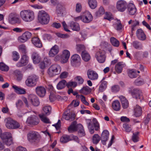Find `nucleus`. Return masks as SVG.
Segmentation results:
<instances>
[{"label": "nucleus", "instance_id": "nucleus-1", "mask_svg": "<svg viewBox=\"0 0 151 151\" xmlns=\"http://www.w3.org/2000/svg\"><path fill=\"white\" fill-rule=\"evenodd\" d=\"M20 16L22 19L25 22H29L35 18L34 12L30 10H24L21 11Z\"/></svg>", "mask_w": 151, "mask_h": 151}, {"label": "nucleus", "instance_id": "nucleus-2", "mask_svg": "<svg viewBox=\"0 0 151 151\" xmlns=\"http://www.w3.org/2000/svg\"><path fill=\"white\" fill-rule=\"evenodd\" d=\"M39 77L38 76L32 74L28 77L25 81V84L27 86L32 88L36 86Z\"/></svg>", "mask_w": 151, "mask_h": 151}, {"label": "nucleus", "instance_id": "nucleus-3", "mask_svg": "<svg viewBox=\"0 0 151 151\" xmlns=\"http://www.w3.org/2000/svg\"><path fill=\"white\" fill-rule=\"evenodd\" d=\"M50 19L49 14L45 11H40L38 14V19L39 22L42 24H46L49 22Z\"/></svg>", "mask_w": 151, "mask_h": 151}, {"label": "nucleus", "instance_id": "nucleus-4", "mask_svg": "<svg viewBox=\"0 0 151 151\" xmlns=\"http://www.w3.org/2000/svg\"><path fill=\"white\" fill-rule=\"evenodd\" d=\"M0 137L4 144L9 146L13 144L12 135L9 132H4L0 135Z\"/></svg>", "mask_w": 151, "mask_h": 151}, {"label": "nucleus", "instance_id": "nucleus-5", "mask_svg": "<svg viewBox=\"0 0 151 151\" xmlns=\"http://www.w3.org/2000/svg\"><path fill=\"white\" fill-rule=\"evenodd\" d=\"M92 123L94 125L95 130H98L100 128L99 124L96 119H93L92 122L90 120H87L86 124L89 132L91 134H93L94 132V127L92 125Z\"/></svg>", "mask_w": 151, "mask_h": 151}, {"label": "nucleus", "instance_id": "nucleus-6", "mask_svg": "<svg viewBox=\"0 0 151 151\" xmlns=\"http://www.w3.org/2000/svg\"><path fill=\"white\" fill-rule=\"evenodd\" d=\"M5 121L6 126L8 129H16L20 127L19 123L10 118H6Z\"/></svg>", "mask_w": 151, "mask_h": 151}, {"label": "nucleus", "instance_id": "nucleus-7", "mask_svg": "<svg viewBox=\"0 0 151 151\" xmlns=\"http://www.w3.org/2000/svg\"><path fill=\"white\" fill-rule=\"evenodd\" d=\"M61 67L58 65L54 64L51 65L48 69V73L50 77L59 74L61 71Z\"/></svg>", "mask_w": 151, "mask_h": 151}, {"label": "nucleus", "instance_id": "nucleus-8", "mask_svg": "<svg viewBox=\"0 0 151 151\" xmlns=\"http://www.w3.org/2000/svg\"><path fill=\"white\" fill-rule=\"evenodd\" d=\"M27 139L31 142L37 141L40 137L38 132L34 131H30L27 134Z\"/></svg>", "mask_w": 151, "mask_h": 151}, {"label": "nucleus", "instance_id": "nucleus-9", "mask_svg": "<svg viewBox=\"0 0 151 151\" xmlns=\"http://www.w3.org/2000/svg\"><path fill=\"white\" fill-rule=\"evenodd\" d=\"M105 52L102 50H100L96 53L95 57L98 61L100 63H103L105 60Z\"/></svg>", "mask_w": 151, "mask_h": 151}, {"label": "nucleus", "instance_id": "nucleus-10", "mask_svg": "<svg viewBox=\"0 0 151 151\" xmlns=\"http://www.w3.org/2000/svg\"><path fill=\"white\" fill-rule=\"evenodd\" d=\"M39 119L35 116H32L29 117L27 120L26 123L29 126H33L37 124L39 122Z\"/></svg>", "mask_w": 151, "mask_h": 151}, {"label": "nucleus", "instance_id": "nucleus-11", "mask_svg": "<svg viewBox=\"0 0 151 151\" xmlns=\"http://www.w3.org/2000/svg\"><path fill=\"white\" fill-rule=\"evenodd\" d=\"M127 3L123 0H119L116 3V8L118 10L121 12H124L126 8Z\"/></svg>", "mask_w": 151, "mask_h": 151}, {"label": "nucleus", "instance_id": "nucleus-12", "mask_svg": "<svg viewBox=\"0 0 151 151\" xmlns=\"http://www.w3.org/2000/svg\"><path fill=\"white\" fill-rule=\"evenodd\" d=\"M32 35L31 32L28 31L26 32L22 36L18 37V40L19 42H24L31 38Z\"/></svg>", "mask_w": 151, "mask_h": 151}, {"label": "nucleus", "instance_id": "nucleus-13", "mask_svg": "<svg viewBox=\"0 0 151 151\" xmlns=\"http://www.w3.org/2000/svg\"><path fill=\"white\" fill-rule=\"evenodd\" d=\"M8 20L9 22L11 24L17 23L20 22L19 15L15 13H11L9 15Z\"/></svg>", "mask_w": 151, "mask_h": 151}, {"label": "nucleus", "instance_id": "nucleus-14", "mask_svg": "<svg viewBox=\"0 0 151 151\" xmlns=\"http://www.w3.org/2000/svg\"><path fill=\"white\" fill-rule=\"evenodd\" d=\"M29 57L27 55H24L22 57L20 60L17 64L18 67H21L26 65L28 63Z\"/></svg>", "mask_w": 151, "mask_h": 151}, {"label": "nucleus", "instance_id": "nucleus-15", "mask_svg": "<svg viewBox=\"0 0 151 151\" xmlns=\"http://www.w3.org/2000/svg\"><path fill=\"white\" fill-rule=\"evenodd\" d=\"M137 11V9L134 4L129 3L127 5V13L131 15H134Z\"/></svg>", "mask_w": 151, "mask_h": 151}, {"label": "nucleus", "instance_id": "nucleus-16", "mask_svg": "<svg viewBox=\"0 0 151 151\" xmlns=\"http://www.w3.org/2000/svg\"><path fill=\"white\" fill-rule=\"evenodd\" d=\"M35 91L37 94L40 97H43L45 95L46 90L43 86H37L35 88Z\"/></svg>", "mask_w": 151, "mask_h": 151}, {"label": "nucleus", "instance_id": "nucleus-17", "mask_svg": "<svg viewBox=\"0 0 151 151\" xmlns=\"http://www.w3.org/2000/svg\"><path fill=\"white\" fill-rule=\"evenodd\" d=\"M70 55V52L68 50H65L63 52V53L61 55V58L63 63H66L69 58Z\"/></svg>", "mask_w": 151, "mask_h": 151}, {"label": "nucleus", "instance_id": "nucleus-18", "mask_svg": "<svg viewBox=\"0 0 151 151\" xmlns=\"http://www.w3.org/2000/svg\"><path fill=\"white\" fill-rule=\"evenodd\" d=\"M30 102L35 106H38L40 104L38 98L35 95H31L29 98Z\"/></svg>", "mask_w": 151, "mask_h": 151}, {"label": "nucleus", "instance_id": "nucleus-19", "mask_svg": "<svg viewBox=\"0 0 151 151\" xmlns=\"http://www.w3.org/2000/svg\"><path fill=\"white\" fill-rule=\"evenodd\" d=\"M78 124H77V122L74 121L72 122L68 128V131L69 133H73L76 132L78 129Z\"/></svg>", "mask_w": 151, "mask_h": 151}, {"label": "nucleus", "instance_id": "nucleus-20", "mask_svg": "<svg viewBox=\"0 0 151 151\" xmlns=\"http://www.w3.org/2000/svg\"><path fill=\"white\" fill-rule=\"evenodd\" d=\"M82 21L85 23H88L93 19V16L89 12L86 13L83 16Z\"/></svg>", "mask_w": 151, "mask_h": 151}, {"label": "nucleus", "instance_id": "nucleus-21", "mask_svg": "<svg viewBox=\"0 0 151 151\" xmlns=\"http://www.w3.org/2000/svg\"><path fill=\"white\" fill-rule=\"evenodd\" d=\"M109 135V132L108 130H105L103 132L101 135V140L103 145L106 144V142L108 140Z\"/></svg>", "mask_w": 151, "mask_h": 151}, {"label": "nucleus", "instance_id": "nucleus-22", "mask_svg": "<svg viewBox=\"0 0 151 151\" xmlns=\"http://www.w3.org/2000/svg\"><path fill=\"white\" fill-rule=\"evenodd\" d=\"M87 74L88 78L92 80L97 79L98 77V74L95 71L93 70L88 71Z\"/></svg>", "mask_w": 151, "mask_h": 151}, {"label": "nucleus", "instance_id": "nucleus-23", "mask_svg": "<svg viewBox=\"0 0 151 151\" xmlns=\"http://www.w3.org/2000/svg\"><path fill=\"white\" fill-rule=\"evenodd\" d=\"M75 115L74 114L70 112L65 113L63 116V118L70 122L73 120L75 119Z\"/></svg>", "mask_w": 151, "mask_h": 151}, {"label": "nucleus", "instance_id": "nucleus-24", "mask_svg": "<svg viewBox=\"0 0 151 151\" xmlns=\"http://www.w3.org/2000/svg\"><path fill=\"white\" fill-rule=\"evenodd\" d=\"M58 52V47L57 45H55L49 51V55L50 57H53L56 55Z\"/></svg>", "mask_w": 151, "mask_h": 151}, {"label": "nucleus", "instance_id": "nucleus-25", "mask_svg": "<svg viewBox=\"0 0 151 151\" xmlns=\"http://www.w3.org/2000/svg\"><path fill=\"white\" fill-rule=\"evenodd\" d=\"M125 66V64L122 62H118L115 66V70L118 73H122L123 68Z\"/></svg>", "mask_w": 151, "mask_h": 151}, {"label": "nucleus", "instance_id": "nucleus-26", "mask_svg": "<svg viewBox=\"0 0 151 151\" xmlns=\"http://www.w3.org/2000/svg\"><path fill=\"white\" fill-rule=\"evenodd\" d=\"M133 97L136 99H142L143 98L141 91L137 89L134 90V92L132 95Z\"/></svg>", "mask_w": 151, "mask_h": 151}, {"label": "nucleus", "instance_id": "nucleus-27", "mask_svg": "<svg viewBox=\"0 0 151 151\" xmlns=\"http://www.w3.org/2000/svg\"><path fill=\"white\" fill-rule=\"evenodd\" d=\"M120 99L122 106L124 109H126L129 106V102L128 100L124 96L121 95L119 97Z\"/></svg>", "mask_w": 151, "mask_h": 151}, {"label": "nucleus", "instance_id": "nucleus-28", "mask_svg": "<svg viewBox=\"0 0 151 151\" xmlns=\"http://www.w3.org/2000/svg\"><path fill=\"white\" fill-rule=\"evenodd\" d=\"M137 36L139 39L143 40L146 38V36L143 32V30L141 29H138L136 32Z\"/></svg>", "mask_w": 151, "mask_h": 151}, {"label": "nucleus", "instance_id": "nucleus-29", "mask_svg": "<svg viewBox=\"0 0 151 151\" xmlns=\"http://www.w3.org/2000/svg\"><path fill=\"white\" fill-rule=\"evenodd\" d=\"M12 87L14 89V91L18 94H24L26 93L24 89L18 86L15 85H13Z\"/></svg>", "mask_w": 151, "mask_h": 151}, {"label": "nucleus", "instance_id": "nucleus-30", "mask_svg": "<svg viewBox=\"0 0 151 151\" xmlns=\"http://www.w3.org/2000/svg\"><path fill=\"white\" fill-rule=\"evenodd\" d=\"M65 10V8L60 4H58L57 6L56 10V13L58 16L62 15Z\"/></svg>", "mask_w": 151, "mask_h": 151}, {"label": "nucleus", "instance_id": "nucleus-31", "mask_svg": "<svg viewBox=\"0 0 151 151\" xmlns=\"http://www.w3.org/2000/svg\"><path fill=\"white\" fill-rule=\"evenodd\" d=\"M32 43L36 47L40 48L42 47V43L39 38L37 37H33L32 38Z\"/></svg>", "mask_w": 151, "mask_h": 151}, {"label": "nucleus", "instance_id": "nucleus-32", "mask_svg": "<svg viewBox=\"0 0 151 151\" xmlns=\"http://www.w3.org/2000/svg\"><path fill=\"white\" fill-rule=\"evenodd\" d=\"M112 108L116 111H119L120 109L121 105L119 102L118 100L113 101L112 104Z\"/></svg>", "mask_w": 151, "mask_h": 151}, {"label": "nucleus", "instance_id": "nucleus-33", "mask_svg": "<svg viewBox=\"0 0 151 151\" xmlns=\"http://www.w3.org/2000/svg\"><path fill=\"white\" fill-rule=\"evenodd\" d=\"M132 24L131 26V32L132 33L135 30L136 27L139 25V22L136 20L132 21L131 19L128 22V24Z\"/></svg>", "mask_w": 151, "mask_h": 151}, {"label": "nucleus", "instance_id": "nucleus-34", "mask_svg": "<svg viewBox=\"0 0 151 151\" xmlns=\"http://www.w3.org/2000/svg\"><path fill=\"white\" fill-rule=\"evenodd\" d=\"M132 45V46L136 49L141 50L143 48V46L142 44L138 41H135L133 42Z\"/></svg>", "mask_w": 151, "mask_h": 151}, {"label": "nucleus", "instance_id": "nucleus-35", "mask_svg": "<svg viewBox=\"0 0 151 151\" xmlns=\"http://www.w3.org/2000/svg\"><path fill=\"white\" fill-rule=\"evenodd\" d=\"M32 58L33 62L35 64L39 63L40 61L41 58L39 55L37 53L34 52L32 55Z\"/></svg>", "mask_w": 151, "mask_h": 151}, {"label": "nucleus", "instance_id": "nucleus-36", "mask_svg": "<svg viewBox=\"0 0 151 151\" xmlns=\"http://www.w3.org/2000/svg\"><path fill=\"white\" fill-rule=\"evenodd\" d=\"M70 26L72 29L74 31H78L80 29V27L79 24L73 22H71Z\"/></svg>", "mask_w": 151, "mask_h": 151}, {"label": "nucleus", "instance_id": "nucleus-37", "mask_svg": "<svg viewBox=\"0 0 151 151\" xmlns=\"http://www.w3.org/2000/svg\"><path fill=\"white\" fill-rule=\"evenodd\" d=\"M71 59V62L73 64H76L80 62L81 60V58L78 55L75 54L72 56Z\"/></svg>", "mask_w": 151, "mask_h": 151}, {"label": "nucleus", "instance_id": "nucleus-38", "mask_svg": "<svg viewBox=\"0 0 151 151\" xmlns=\"http://www.w3.org/2000/svg\"><path fill=\"white\" fill-rule=\"evenodd\" d=\"M78 129L77 130L79 135L80 137L84 136L85 135V133L83 125L80 124H78Z\"/></svg>", "mask_w": 151, "mask_h": 151}, {"label": "nucleus", "instance_id": "nucleus-39", "mask_svg": "<svg viewBox=\"0 0 151 151\" xmlns=\"http://www.w3.org/2000/svg\"><path fill=\"white\" fill-rule=\"evenodd\" d=\"M81 55L82 59L85 61L87 62L90 59L91 57L89 54L86 51L82 52Z\"/></svg>", "mask_w": 151, "mask_h": 151}, {"label": "nucleus", "instance_id": "nucleus-40", "mask_svg": "<svg viewBox=\"0 0 151 151\" xmlns=\"http://www.w3.org/2000/svg\"><path fill=\"white\" fill-rule=\"evenodd\" d=\"M91 89L88 86H86L83 87L80 90V92L84 95L89 94L91 92Z\"/></svg>", "mask_w": 151, "mask_h": 151}, {"label": "nucleus", "instance_id": "nucleus-41", "mask_svg": "<svg viewBox=\"0 0 151 151\" xmlns=\"http://www.w3.org/2000/svg\"><path fill=\"white\" fill-rule=\"evenodd\" d=\"M43 113L46 115H49L51 112V108L50 106H44L42 108Z\"/></svg>", "mask_w": 151, "mask_h": 151}, {"label": "nucleus", "instance_id": "nucleus-42", "mask_svg": "<svg viewBox=\"0 0 151 151\" xmlns=\"http://www.w3.org/2000/svg\"><path fill=\"white\" fill-rule=\"evenodd\" d=\"M134 115L136 117L140 116L142 113L141 108L139 106L137 105L134 109Z\"/></svg>", "mask_w": 151, "mask_h": 151}, {"label": "nucleus", "instance_id": "nucleus-43", "mask_svg": "<svg viewBox=\"0 0 151 151\" xmlns=\"http://www.w3.org/2000/svg\"><path fill=\"white\" fill-rule=\"evenodd\" d=\"M67 82L64 80L60 81L57 86V88L58 89H61L64 88L66 85Z\"/></svg>", "mask_w": 151, "mask_h": 151}, {"label": "nucleus", "instance_id": "nucleus-44", "mask_svg": "<svg viewBox=\"0 0 151 151\" xmlns=\"http://www.w3.org/2000/svg\"><path fill=\"white\" fill-rule=\"evenodd\" d=\"M88 3L90 8L95 9L97 7V2L96 0H88Z\"/></svg>", "mask_w": 151, "mask_h": 151}, {"label": "nucleus", "instance_id": "nucleus-45", "mask_svg": "<svg viewBox=\"0 0 151 151\" xmlns=\"http://www.w3.org/2000/svg\"><path fill=\"white\" fill-rule=\"evenodd\" d=\"M103 78L101 81V83L100 85L99 90L101 92L104 91L106 88L107 86V82L103 81Z\"/></svg>", "mask_w": 151, "mask_h": 151}, {"label": "nucleus", "instance_id": "nucleus-46", "mask_svg": "<svg viewBox=\"0 0 151 151\" xmlns=\"http://www.w3.org/2000/svg\"><path fill=\"white\" fill-rule=\"evenodd\" d=\"M14 73L17 77V80L21 81L23 78V74L19 70H15Z\"/></svg>", "mask_w": 151, "mask_h": 151}, {"label": "nucleus", "instance_id": "nucleus-47", "mask_svg": "<svg viewBox=\"0 0 151 151\" xmlns=\"http://www.w3.org/2000/svg\"><path fill=\"white\" fill-rule=\"evenodd\" d=\"M70 140V137L67 135H63L60 139V141L63 143H66Z\"/></svg>", "mask_w": 151, "mask_h": 151}, {"label": "nucleus", "instance_id": "nucleus-48", "mask_svg": "<svg viewBox=\"0 0 151 151\" xmlns=\"http://www.w3.org/2000/svg\"><path fill=\"white\" fill-rule=\"evenodd\" d=\"M39 116L40 119L43 122L45 123H50V122L49 119L46 117L44 114H40Z\"/></svg>", "mask_w": 151, "mask_h": 151}, {"label": "nucleus", "instance_id": "nucleus-49", "mask_svg": "<svg viewBox=\"0 0 151 151\" xmlns=\"http://www.w3.org/2000/svg\"><path fill=\"white\" fill-rule=\"evenodd\" d=\"M110 41L111 43L114 46L118 47L119 46V41L115 38L111 37L110 38Z\"/></svg>", "mask_w": 151, "mask_h": 151}, {"label": "nucleus", "instance_id": "nucleus-50", "mask_svg": "<svg viewBox=\"0 0 151 151\" xmlns=\"http://www.w3.org/2000/svg\"><path fill=\"white\" fill-rule=\"evenodd\" d=\"M100 139V136L97 134H94L93 137V144H97Z\"/></svg>", "mask_w": 151, "mask_h": 151}, {"label": "nucleus", "instance_id": "nucleus-51", "mask_svg": "<svg viewBox=\"0 0 151 151\" xmlns=\"http://www.w3.org/2000/svg\"><path fill=\"white\" fill-rule=\"evenodd\" d=\"M12 56L13 60L16 61H18L20 58L19 53L16 51L13 52Z\"/></svg>", "mask_w": 151, "mask_h": 151}, {"label": "nucleus", "instance_id": "nucleus-52", "mask_svg": "<svg viewBox=\"0 0 151 151\" xmlns=\"http://www.w3.org/2000/svg\"><path fill=\"white\" fill-rule=\"evenodd\" d=\"M128 75L131 78H135L137 76L136 71L133 69L129 70Z\"/></svg>", "mask_w": 151, "mask_h": 151}, {"label": "nucleus", "instance_id": "nucleus-53", "mask_svg": "<svg viewBox=\"0 0 151 151\" xmlns=\"http://www.w3.org/2000/svg\"><path fill=\"white\" fill-rule=\"evenodd\" d=\"M139 132H138L134 133L132 136V140L134 142H137L139 141Z\"/></svg>", "mask_w": 151, "mask_h": 151}, {"label": "nucleus", "instance_id": "nucleus-54", "mask_svg": "<svg viewBox=\"0 0 151 151\" xmlns=\"http://www.w3.org/2000/svg\"><path fill=\"white\" fill-rule=\"evenodd\" d=\"M76 97L77 98H80L82 102L85 105L87 106L89 105L88 103L86 101L85 97L83 96L82 95H77L76 96Z\"/></svg>", "mask_w": 151, "mask_h": 151}, {"label": "nucleus", "instance_id": "nucleus-55", "mask_svg": "<svg viewBox=\"0 0 151 151\" xmlns=\"http://www.w3.org/2000/svg\"><path fill=\"white\" fill-rule=\"evenodd\" d=\"M134 83L137 86H141L144 83V81L142 79L139 78L135 80Z\"/></svg>", "mask_w": 151, "mask_h": 151}, {"label": "nucleus", "instance_id": "nucleus-56", "mask_svg": "<svg viewBox=\"0 0 151 151\" xmlns=\"http://www.w3.org/2000/svg\"><path fill=\"white\" fill-rule=\"evenodd\" d=\"M0 69L3 71H7L9 69V67L3 63H0Z\"/></svg>", "mask_w": 151, "mask_h": 151}, {"label": "nucleus", "instance_id": "nucleus-57", "mask_svg": "<svg viewBox=\"0 0 151 151\" xmlns=\"http://www.w3.org/2000/svg\"><path fill=\"white\" fill-rule=\"evenodd\" d=\"M123 127L126 132H129L132 130L131 125L127 123L124 124Z\"/></svg>", "mask_w": 151, "mask_h": 151}, {"label": "nucleus", "instance_id": "nucleus-58", "mask_svg": "<svg viewBox=\"0 0 151 151\" xmlns=\"http://www.w3.org/2000/svg\"><path fill=\"white\" fill-rule=\"evenodd\" d=\"M85 49V46L81 44H78L76 45V49L77 51L80 52L82 51H84Z\"/></svg>", "mask_w": 151, "mask_h": 151}, {"label": "nucleus", "instance_id": "nucleus-59", "mask_svg": "<svg viewBox=\"0 0 151 151\" xmlns=\"http://www.w3.org/2000/svg\"><path fill=\"white\" fill-rule=\"evenodd\" d=\"M18 49L19 51L22 53L25 54L26 52V48L24 44L19 45Z\"/></svg>", "mask_w": 151, "mask_h": 151}, {"label": "nucleus", "instance_id": "nucleus-60", "mask_svg": "<svg viewBox=\"0 0 151 151\" xmlns=\"http://www.w3.org/2000/svg\"><path fill=\"white\" fill-rule=\"evenodd\" d=\"M115 29L117 30H120L122 28V25L119 21H117V22L114 25Z\"/></svg>", "mask_w": 151, "mask_h": 151}, {"label": "nucleus", "instance_id": "nucleus-61", "mask_svg": "<svg viewBox=\"0 0 151 151\" xmlns=\"http://www.w3.org/2000/svg\"><path fill=\"white\" fill-rule=\"evenodd\" d=\"M104 11L102 7H101L99 10L96 13V15L97 16H100L104 14Z\"/></svg>", "mask_w": 151, "mask_h": 151}, {"label": "nucleus", "instance_id": "nucleus-62", "mask_svg": "<svg viewBox=\"0 0 151 151\" xmlns=\"http://www.w3.org/2000/svg\"><path fill=\"white\" fill-rule=\"evenodd\" d=\"M77 85V83L75 82L70 81L68 83H67L66 86L68 88L73 87H75Z\"/></svg>", "mask_w": 151, "mask_h": 151}, {"label": "nucleus", "instance_id": "nucleus-63", "mask_svg": "<svg viewBox=\"0 0 151 151\" xmlns=\"http://www.w3.org/2000/svg\"><path fill=\"white\" fill-rule=\"evenodd\" d=\"M120 88L118 85H114L111 87V91L113 92H116L119 91Z\"/></svg>", "mask_w": 151, "mask_h": 151}, {"label": "nucleus", "instance_id": "nucleus-64", "mask_svg": "<svg viewBox=\"0 0 151 151\" xmlns=\"http://www.w3.org/2000/svg\"><path fill=\"white\" fill-rule=\"evenodd\" d=\"M105 14L106 16L104 17V19H107L109 21H111L113 19L111 13L106 12Z\"/></svg>", "mask_w": 151, "mask_h": 151}]
</instances>
